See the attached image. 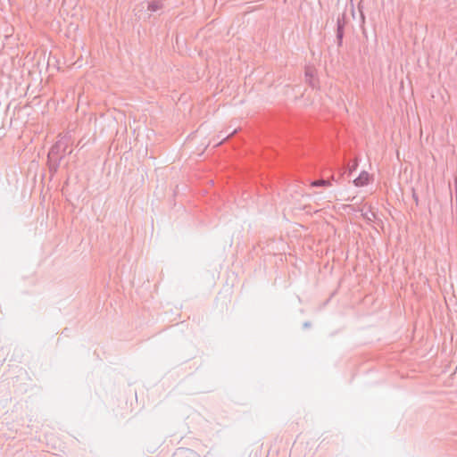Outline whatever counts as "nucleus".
I'll list each match as a JSON object with an SVG mask.
<instances>
[{
    "mask_svg": "<svg viewBox=\"0 0 457 457\" xmlns=\"http://www.w3.org/2000/svg\"><path fill=\"white\" fill-rule=\"evenodd\" d=\"M162 8V2L161 0H153L148 3L147 9L151 12H157Z\"/></svg>",
    "mask_w": 457,
    "mask_h": 457,
    "instance_id": "obj_4",
    "label": "nucleus"
},
{
    "mask_svg": "<svg viewBox=\"0 0 457 457\" xmlns=\"http://www.w3.org/2000/svg\"><path fill=\"white\" fill-rule=\"evenodd\" d=\"M69 144H70V138L67 137H62L54 145H61L60 150L62 153H66Z\"/></svg>",
    "mask_w": 457,
    "mask_h": 457,
    "instance_id": "obj_5",
    "label": "nucleus"
},
{
    "mask_svg": "<svg viewBox=\"0 0 457 457\" xmlns=\"http://www.w3.org/2000/svg\"><path fill=\"white\" fill-rule=\"evenodd\" d=\"M346 25V13L344 12L337 17V46H341L345 35V27Z\"/></svg>",
    "mask_w": 457,
    "mask_h": 457,
    "instance_id": "obj_2",
    "label": "nucleus"
},
{
    "mask_svg": "<svg viewBox=\"0 0 457 457\" xmlns=\"http://www.w3.org/2000/svg\"><path fill=\"white\" fill-rule=\"evenodd\" d=\"M353 0H351V2H353Z\"/></svg>",
    "mask_w": 457,
    "mask_h": 457,
    "instance_id": "obj_12",
    "label": "nucleus"
},
{
    "mask_svg": "<svg viewBox=\"0 0 457 457\" xmlns=\"http://www.w3.org/2000/svg\"><path fill=\"white\" fill-rule=\"evenodd\" d=\"M370 174L367 171H361V174L353 180L356 187H363L369 183Z\"/></svg>",
    "mask_w": 457,
    "mask_h": 457,
    "instance_id": "obj_3",
    "label": "nucleus"
},
{
    "mask_svg": "<svg viewBox=\"0 0 457 457\" xmlns=\"http://www.w3.org/2000/svg\"><path fill=\"white\" fill-rule=\"evenodd\" d=\"M361 216L367 221H372L373 219L375 218V213L372 212L371 211H369V212H362Z\"/></svg>",
    "mask_w": 457,
    "mask_h": 457,
    "instance_id": "obj_8",
    "label": "nucleus"
},
{
    "mask_svg": "<svg viewBox=\"0 0 457 457\" xmlns=\"http://www.w3.org/2000/svg\"><path fill=\"white\" fill-rule=\"evenodd\" d=\"M312 187H329L331 186V181L329 179H317L312 182Z\"/></svg>",
    "mask_w": 457,
    "mask_h": 457,
    "instance_id": "obj_6",
    "label": "nucleus"
},
{
    "mask_svg": "<svg viewBox=\"0 0 457 457\" xmlns=\"http://www.w3.org/2000/svg\"><path fill=\"white\" fill-rule=\"evenodd\" d=\"M61 145H54L47 154V165L50 173L54 174L57 172L61 162L63 159L64 154L60 150Z\"/></svg>",
    "mask_w": 457,
    "mask_h": 457,
    "instance_id": "obj_1",
    "label": "nucleus"
},
{
    "mask_svg": "<svg viewBox=\"0 0 457 457\" xmlns=\"http://www.w3.org/2000/svg\"><path fill=\"white\" fill-rule=\"evenodd\" d=\"M348 167H349L350 173H352L353 170H355L357 169V167H358L357 160L352 161V163H349Z\"/></svg>",
    "mask_w": 457,
    "mask_h": 457,
    "instance_id": "obj_9",
    "label": "nucleus"
},
{
    "mask_svg": "<svg viewBox=\"0 0 457 457\" xmlns=\"http://www.w3.org/2000/svg\"><path fill=\"white\" fill-rule=\"evenodd\" d=\"M311 327V322L310 321H305L303 323V328H310Z\"/></svg>",
    "mask_w": 457,
    "mask_h": 457,
    "instance_id": "obj_10",
    "label": "nucleus"
},
{
    "mask_svg": "<svg viewBox=\"0 0 457 457\" xmlns=\"http://www.w3.org/2000/svg\"><path fill=\"white\" fill-rule=\"evenodd\" d=\"M237 132V129H233V131H231L230 133H227V132H220L218 136L219 138L221 139V141H220L217 145H220L223 140H225L226 138H228L230 135H233L234 133Z\"/></svg>",
    "mask_w": 457,
    "mask_h": 457,
    "instance_id": "obj_7",
    "label": "nucleus"
},
{
    "mask_svg": "<svg viewBox=\"0 0 457 457\" xmlns=\"http://www.w3.org/2000/svg\"><path fill=\"white\" fill-rule=\"evenodd\" d=\"M305 76L306 77H309V76L311 77L312 76L310 71H305Z\"/></svg>",
    "mask_w": 457,
    "mask_h": 457,
    "instance_id": "obj_11",
    "label": "nucleus"
}]
</instances>
